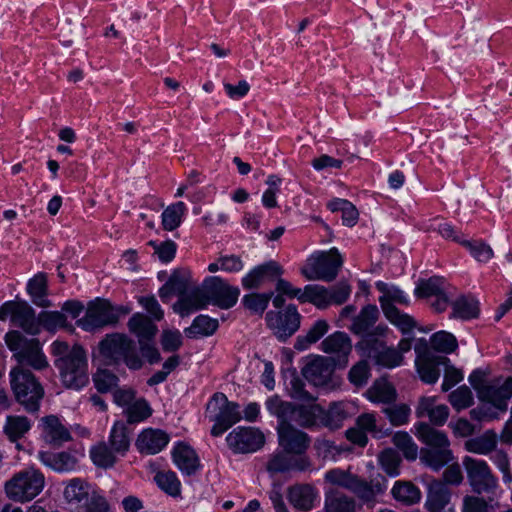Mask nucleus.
<instances>
[{
	"label": "nucleus",
	"instance_id": "nucleus-10",
	"mask_svg": "<svg viewBox=\"0 0 512 512\" xmlns=\"http://www.w3.org/2000/svg\"><path fill=\"white\" fill-rule=\"evenodd\" d=\"M7 318L15 326L26 333L36 335L39 332V321L34 309L25 301H6L0 306V321Z\"/></svg>",
	"mask_w": 512,
	"mask_h": 512
},
{
	"label": "nucleus",
	"instance_id": "nucleus-40",
	"mask_svg": "<svg viewBox=\"0 0 512 512\" xmlns=\"http://www.w3.org/2000/svg\"><path fill=\"white\" fill-rule=\"evenodd\" d=\"M31 427L32 423L26 416L10 415L6 418L3 432L11 442L16 443Z\"/></svg>",
	"mask_w": 512,
	"mask_h": 512
},
{
	"label": "nucleus",
	"instance_id": "nucleus-13",
	"mask_svg": "<svg viewBox=\"0 0 512 512\" xmlns=\"http://www.w3.org/2000/svg\"><path fill=\"white\" fill-rule=\"evenodd\" d=\"M277 436L279 446L286 453L295 457L306 456L305 453L311 443V438L306 432L296 428L288 421H279Z\"/></svg>",
	"mask_w": 512,
	"mask_h": 512
},
{
	"label": "nucleus",
	"instance_id": "nucleus-59",
	"mask_svg": "<svg viewBox=\"0 0 512 512\" xmlns=\"http://www.w3.org/2000/svg\"><path fill=\"white\" fill-rule=\"evenodd\" d=\"M39 327L43 326L47 330H55L59 327H64L66 324V317L59 311H43L37 317Z\"/></svg>",
	"mask_w": 512,
	"mask_h": 512
},
{
	"label": "nucleus",
	"instance_id": "nucleus-52",
	"mask_svg": "<svg viewBox=\"0 0 512 512\" xmlns=\"http://www.w3.org/2000/svg\"><path fill=\"white\" fill-rule=\"evenodd\" d=\"M393 444L402 451L408 460H415L418 455V446L412 437L405 431H397L392 437Z\"/></svg>",
	"mask_w": 512,
	"mask_h": 512
},
{
	"label": "nucleus",
	"instance_id": "nucleus-6",
	"mask_svg": "<svg viewBox=\"0 0 512 512\" xmlns=\"http://www.w3.org/2000/svg\"><path fill=\"white\" fill-rule=\"evenodd\" d=\"M45 486L44 474L33 466L16 472L4 489L7 497L15 502H29L37 497Z\"/></svg>",
	"mask_w": 512,
	"mask_h": 512
},
{
	"label": "nucleus",
	"instance_id": "nucleus-12",
	"mask_svg": "<svg viewBox=\"0 0 512 512\" xmlns=\"http://www.w3.org/2000/svg\"><path fill=\"white\" fill-rule=\"evenodd\" d=\"M207 304H212L221 309L233 307L239 298L240 289L231 286L218 276L207 277L203 282Z\"/></svg>",
	"mask_w": 512,
	"mask_h": 512
},
{
	"label": "nucleus",
	"instance_id": "nucleus-25",
	"mask_svg": "<svg viewBox=\"0 0 512 512\" xmlns=\"http://www.w3.org/2000/svg\"><path fill=\"white\" fill-rule=\"evenodd\" d=\"M96 490V487L85 479L73 478L66 482L63 495L67 503L81 509Z\"/></svg>",
	"mask_w": 512,
	"mask_h": 512
},
{
	"label": "nucleus",
	"instance_id": "nucleus-37",
	"mask_svg": "<svg viewBox=\"0 0 512 512\" xmlns=\"http://www.w3.org/2000/svg\"><path fill=\"white\" fill-rule=\"evenodd\" d=\"M27 291L31 296L32 302L42 308H48L52 305L47 299L48 284L45 273H38L27 284Z\"/></svg>",
	"mask_w": 512,
	"mask_h": 512
},
{
	"label": "nucleus",
	"instance_id": "nucleus-58",
	"mask_svg": "<svg viewBox=\"0 0 512 512\" xmlns=\"http://www.w3.org/2000/svg\"><path fill=\"white\" fill-rule=\"evenodd\" d=\"M324 508L326 512H355V501L345 495L327 497Z\"/></svg>",
	"mask_w": 512,
	"mask_h": 512
},
{
	"label": "nucleus",
	"instance_id": "nucleus-1",
	"mask_svg": "<svg viewBox=\"0 0 512 512\" xmlns=\"http://www.w3.org/2000/svg\"><path fill=\"white\" fill-rule=\"evenodd\" d=\"M5 342L19 363L9 374L15 399L27 412L35 413L44 397V388L35 375L23 366L28 365L36 370L48 366L40 342L36 338H27L16 330L6 333Z\"/></svg>",
	"mask_w": 512,
	"mask_h": 512
},
{
	"label": "nucleus",
	"instance_id": "nucleus-54",
	"mask_svg": "<svg viewBox=\"0 0 512 512\" xmlns=\"http://www.w3.org/2000/svg\"><path fill=\"white\" fill-rule=\"evenodd\" d=\"M124 412L129 423L141 422L152 414L149 403L144 398L136 399Z\"/></svg>",
	"mask_w": 512,
	"mask_h": 512
},
{
	"label": "nucleus",
	"instance_id": "nucleus-56",
	"mask_svg": "<svg viewBox=\"0 0 512 512\" xmlns=\"http://www.w3.org/2000/svg\"><path fill=\"white\" fill-rule=\"evenodd\" d=\"M449 402L457 411L466 409L474 403L472 391L466 385L460 386L449 394Z\"/></svg>",
	"mask_w": 512,
	"mask_h": 512
},
{
	"label": "nucleus",
	"instance_id": "nucleus-50",
	"mask_svg": "<svg viewBox=\"0 0 512 512\" xmlns=\"http://www.w3.org/2000/svg\"><path fill=\"white\" fill-rule=\"evenodd\" d=\"M273 294V292L247 294L242 298V304L251 313L262 315L268 307Z\"/></svg>",
	"mask_w": 512,
	"mask_h": 512
},
{
	"label": "nucleus",
	"instance_id": "nucleus-17",
	"mask_svg": "<svg viewBox=\"0 0 512 512\" xmlns=\"http://www.w3.org/2000/svg\"><path fill=\"white\" fill-rule=\"evenodd\" d=\"M364 353L372 359L377 365L394 368L401 365L403 356L395 348L387 347L385 343L379 339L368 337L360 342Z\"/></svg>",
	"mask_w": 512,
	"mask_h": 512
},
{
	"label": "nucleus",
	"instance_id": "nucleus-23",
	"mask_svg": "<svg viewBox=\"0 0 512 512\" xmlns=\"http://www.w3.org/2000/svg\"><path fill=\"white\" fill-rule=\"evenodd\" d=\"M169 435L155 428H147L138 435L135 446L141 454L154 455L162 451L169 443Z\"/></svg>",
	"mask_w": 512,
	"mask_h": 512
},
{
	"label": "nucleus",
	"instance_id": "nucleus-45",
	"mask_svg": "<svg viewBox=\"0 0 512 512\" xmlns=\"http://www.w3.org/2000/svg\"><path fill=\"white\" fill-rule=\"evenodd\" d=\"M219 323L217 319L211 318L207 315L197 316L190 327L184 330L186 336H210L216 332Z\"/></svg>",
	"mask_w": 512,
	"mask_h": 512
},
{
	"label": "nucleus",
	"instance_id": "nucleus-29",
	"mask_svg": "<svg viewBox=\"0 0 512 512\" xmlns=\"http://www.w3.org/2000/svg\"><path fill=\"white\" fill-rule=\"evenodd\" d=\"M172 457L175 465L184 475H193L201 468L197 453L185 443L180 442L174 447Z\"/></svg>",
	"mask_w": 512,
	"mask_h": 512
},
{
	"label": "nucleus",
	"instance_id": "nucleus-49",
	"mask_svg": "<svg viewBox=\"0 0 512 512\" xmlns=\"http://www.w3.org/2000/svg\"><path fill=\"white\" fill-rule=\"evenodd\" d=\"M392 426H402L409 422L411 409L407 404H388L382 408Z\"/></svg>",
	"mask_w": 512,
	"mask_h": 512
},
{
	"label": "nucleus",
	"instance_id": "nucleus-41",
	"mask_svg": "<svg viewBox=\"0 0 512 512\" xmlns=\"http://www.w3.org/2000/svg\"><path fill=\"white\" fill-rule=\"evenodd\" d=\"M496 445V433L492 430H487L481 436L468 439L464 444V448L471 453L487 455L496 448Z\"/></svg>",
	"mask_w": 512,
	"mask_h": 512
},
{
	"label": "nucleus",
	"instance_id": "nucleus-24",
	"mask_svg": "<svg viewBox=\"0 0 512 512\" xmlns=\"http://www.w3.org/2000/svg\"><path fill=\"white\" fill-rule=\"evenodd\" d=\"M290 504L299 511L312 510L319 499L317 489L308 483L294 484L287 490Z\"/></svg>",
	"mask_w": 512,
	"mask_h": 512
},
{
	"label": "nucleus",
	"instance_id": "nucleus-44",
	"mask_svg": "<svg viewBox=\"0 0 512 512\" xmlns=\"http://www.w3.org/2000/svg\"><path fill=\"white\" fill-rule=\"evenodd\" d=\"M329 324L326 320H317L307 331L305 335H299L296 338L294 348L298 351L308 349L312 344L319 341L328 331Z\"/></svg>",
	"mask_w": 512,
	"mask_h": 512
},
{
	"label": "nucleus",
	"instance_id": "nucleus-38",
	"mask_svg": "<svg viewBox=\"0 0 512 512\" xmlns=\"http://www.w3.org/2000/svg\"><path fill=\"white\" fill-rule=\"evenodd\" d=\"M452 310V317L471 320L479 316L480 304L474 296L462 295L452 303Z\"/></svg>",
	"mask_w": 512,
	"mask_h": 512
},
{
	"label": "nucleus",
	"instance_id": "nucleus-7",
	"mask_svg": "<svg viewBox=\"0 0 512 512\" xmlns=\"http://www.w3.org/2000/svg\"><path fill=\"white\" fill-rule=\"evenodd\" d=\"M206 410L213 413L210 420L214 421L211 434L215 437L222 435L242 419L240 405L230 402L225 394L217 392L207 403Z\"/></svg>",
	"mask_w": 512,
	"mask_h": 512
},
{
	"label": "nucleus",
	"instance_id": "nucleus-14",
	"mask_svg": "<svg viewBox=\"0 0 512 512\" xmlns=\"http://www.w3.org/2000/svg\"><path fill=\"white\" fill-rule=\"evenodd\" d=\"M265 319L274 335L286 341L299 329L301 316L294 305H289L284 311H269Z\"/></svg>",
	"mask_w": 512,
	"mask_h": 512
},
{
	"label": "nucleus",
	"instance_id": "nucleus-39",
	"mask_svg": "<svg viewBox=\"0 0 512 512\" xmlns=\"http://www.w3.org/2000/svg\"><path fill=\"white\" fill-rule=\"evenodd\" d=\"M90 457L97 467L107 469L114 466L121 456L118 452H114V448L107 442L102 441L91 447Z\"/></svg>",
	"mask_w": 512,
	"mask_h": 512
},
{
	"label": "nucleus",
	"instance_id": "nucleus-15",
	"mask_svg": "<svg viewBox=\"0 0 512 512\" xmlns=\"http://www.w3.org/2000/svg\"><path fill=\"white\" fill-rule=\"evenodd\" d=\"M228 447L234 453H253L265 443L264 434L253 427H237L226 437Z\"/></svg>",
	"mask_w": 512,
	"mask_h": 512
},
{
	"label": "nucleus",
	"instance_id": "nucleus-42",
	"mask_svg": "<svg viewBox=\"0 0 512 512\" xmlns=\"http://www.w3.org/2000/svg\"><path fill=\"white\" fill-rule=\"evenodd\" d=\"M114 452H118L121 457L125 456L130 447V437L125 423L116 421L111 428L108 442Z\"/></svg>",
	"mask_w": 512,
	"mask_h": 512
},
{
	"label": "nucleus",
	"instance_id": "nucleus-55",
	"mask_svg": "<svg viewBox=\"0 0 512 512\" xmlns=\"http://www.w3.org/2000/svg\"><path fill=\"white\" fill-rule=\"evenodd\" d=\"M444 279L441 277H431L428 280H422L415 288V295L419 298H428L439 295L444 291Z\"/></svg>",
	"mask_w": 512,
	"mask_h": 512
},
{
	"label": "nucleus",
	"instance_id": "nucleus-19",
	"mask_svg": "<svg viewBox=\"0 0 512 512\" xmlns=\"http://www.w3.org/2000/svg\"><path fill=\"white\" fill-rule=\"evenodd\" d=\"M312 463L307 456L295 457L283 449L275 451L269 457L266 469L270 474L285 473L289 471L304 472L311 469Z\"/></svg>",
	"mask_w": 512,
	"mask_h": 512
},
{
	"label": "nucleus",
	"instance_id": "nucleus-5",
	"mask_svg": "<svg viewBox=\"0 0 512 512\" xmlns=\"http://www.w3.org/2000/svg\"><path fill=\"white\" fill-rule=\"evenodd\" d=\"M99 355L107 364H118L123 361L129 369L138 370L143 362L135 350L133 341L125 334L107 335L98 346Z\"/></svg>",
	"mask_w": 512,
	"mask_h": 512
},
{
	"label": "nucleus",
	"instance_id": "nucleus-32",
	"mask_svg": "<svg viewBox=\"0 0 512 512\" xmlns=\"http://www.w3.org/2000/svg\"><path fill=\"white\" fill-rule=\"evenodd\" d=\"M38 459L45 466L57 472H68L76 467L77 459L69 452H48L40 451Z\"/></svg>",
	"mask_w": 512,
	"mask_h": 512
},
{
	"label": "nucleus",
	"instance_id": "nucleus-62",
	"mask_svg": "<svg viewBox=\"0 0 512 512\" xmlns=\"http://www.w3.org/2000/svg\"><path fill=\"white\" fill-rule=\"evenodd\" d=\"M471 253V255L479 262H487L493 256L491 247L479 241H463L461 242Z\"/></svg>",
	"mask_w": 512,
	"mask_h": 512
},
{
	"label": "nucleus",
	"instance_id": "nucleus-30",
	"mask_svg": "<svg viewBox=\"0 0 512 512\" xmlns=\"http://www.w3.org/2000/svg\"><path fill=\"white\" fill-rule=\"evenodd\" d=\"M415 363L420 379L427 384H434L439 379L440 366L449 363V359L425 354L419 355Z\"/></svg>",
	"mask_w": 512,
	"mask_h": 512
},
{
	"label": "nucleus",
	"instance_id": "nucleus-48",
	"mask_svg": "<svg viewBox=\"0 0 512 512\" xmlns=\"http://www.w3.org/2000/svg\"><path fill=\"white\" fill-rule=\"evenodd\" d=\"M388 321L396 326L403 334L412 332L417 326L415 319L397 307H387L383 312Z\"/></svg>",
	"mask_w": 512,
	"mask_h": 512
},
{
	"label": "nucleus",
	"instance_id": "nucleus-46",
	"mask_svg": "<svg viewBox=\"0 0 512 512\" xmlns=\"http://www.w3.org/2000/svg\"><path fill=\"white\" fill-rule=\"evenodd\" d=\"M301 303H312L319 309L330 306L329 288L321 285H306L301 295Z\"/></svg>",
	"mask_w": 512,
	"mask_h": 512
},
{
	"label": "nucleus",
	"instance_id": "nucleus-26",
	"mask_svg": "<svg viewBox=\"0 0 512 512\" xmlns=\"http://www.w3.org/2000/svg\"><path fill=\"white\" fill-rule=\"evenodd\" d=\"M208 306L203 287H191L186 293L181 295L173 305L175 313L181 317H187L198 310L205 309Z\"/></svg>",
	"mask_w": 512,
	"mask_h": 512
},
{
	"label": "nucleus",
	"instance_id": "nucleus-47",
	"mask_svg": "<svg viewBox=\"0 0 512 512\" xmlns=\"http://www.w3.org/2000/svg\"><path fill=\"white\" fill-rule=\"evenodd\" d=\"M186 209V205L182 201L171 204L164 209L161 215L163 229L173 231L178 228L182 223Z\"/></svg>",
	"mask_w": 512,
	"mask_h": 512
},
{
	"label": "nucleus",
	"instance_id": "nucleus-35",
	"mask_svg": "<svg viewBox=\"0 0 512 512\" xmlns=\"http://www.w3.org/2000/svg\"><path fill=\"white\" fill-rule=\"evenodd\" d=\"M128 328L131 333L137 336L139 343L150 341L158 331L152 320L141 313H135L130 318Z\"/></svg>",
	"mask_w": 512,
	"mask_h": 512
},
{
	"label": "nucleus",
	"instance_id": "nucleus-33",
	"mask_svg": "<svg viewBox=\"0 0 512 512\" xmlns=\"http://www.w3.org/2000/svg\"><path fill=\"white\" fill-rule=\"evenodd\" d=\"M387 488L386 480H372L370 482L364 481L358 477L350 489L351 492L356 494L362 501L366 503L374 502L378 495L385 492Z\"/></svg>",
	"mask_w": 512,
	"mask_h": 512
},
{
	"label": "nucleus",
	"instance_id": "nucleus-3",
	"mask_svg": "<svg viewBox=\"0 0 512 512\" xmlns=\"http://www.w3.org/2000/svg\"><path fill=\"white\" fill-rule=\"evenodd\" d=\"M415 436L425 445L419 451L422 464L433 471L441 470L454 459L447 434L425 422L414 425Z\"/></svg>",
	"mask_w": 512,
	"mask_h": 512
},
{
	"label": "nucleus",
	"instance_id": "nucleus-20",
	"mask_svg": "<svg viewBox=\"0 0 512 512\" xmlns=\"http://www.w3.org/2000/svg\"><path fill=\"white\" fill-rule=\"evenodd\" d=\"M321 350L331 355L328 358L335 365L346 366L348 356L352 351L351 339L345 332L336 331L321 342Z\"/></svg>",
	"mask_w": 512,
	"mask_h": 512
},
{
	"label": "nucleus",
	"instance_id": "nucleus-64",
	"mask_svg": "<svg viewBox=\"0 0 512 512\" xmlns=\"http://www.w3.org/2000/svg\"><path fill=\"white\" fill-rule=\"evenodd\" d=\"M87 502L88 503L81 508L83 512H112L108 501L98 490L92 494Z\"/></svg>",
	"mask_w": 512,
	"mask_h": 512
},
{
	"label": "nucleus",
	"instance_id": "nucleus-27",
	"mask_svg": "<svg viewBox=\"0 0 512 512\" xmlns=\"http://www.w3.org/2000/svg\"><path fill=\"white\" fill-rule=\"evenodd\" d=\"M512 397V377H507L501 385L488 384L481 391L479 398L492 404L498 410L505 412L508 401Z\"/></svg>",
	"mask_w": 512,
	"mask_h": 512
},
{
	"label": "nucleus",
	"instance_id": "nucleus-4",
	"mask_svg": "<svg viewBox=\"0 0 512 512\" xmlns=\"http://www.w3.org/2000/svg\"><path fill=\"white\" fill-rule=\"evenodd\" d=\"M266 408L279 421H288L305 429L319 428L321 405L316 404L315 401L294 404L283 401L278 396H272L267 399Z\"/></svg>",
	"mask_w": 512,
	"mask_h": 512
},
{
	"label": "nucleus",
	"instance_id": "nucleus-21",
	"mask_svg": "<svg viewBox=\"0 0 512 512\" xmlns=\"http://www.w3.org/2000/svg\"><path fill=\"white\" fill-rule=\"evenodd\" d=\"M281 265L273 260L254 267L242 278V286L247 289H259L265 284L274 282L283 274Z\"/></svg>",
	"mask_w": 512,
	"mask_h": 512
},
{
	"label": "nucleus",
	"instance_id": "nucleus-61",
	"mask_svg": "<svg viewBox=\"0 0 512 512\" xmlns=\"http://www.w3.org/2000/svg\"><path fill=\"white\" fill-rule=\"evenodd\" d=\"M93 381L96 389L101 393H105L111 390L112 388L116 387L119 379L114 373L104 369L99 370L94 375Z\"/></svg>",
	"mask_w": 512,
	"mask_h": 512
},
{
	"label": "nucleus",
	"instance_id": "nucleus-16",
	"mask_svg": "<svg viewBox=\"0 0 512 512\" xmlns=\"http://www.w3.org/2000/svg\"><path fill=\"white\" fill-rule=\"evenodd\" d=\"M378 317L379 310L377 306L371 304L366 305L357 316L353 317L349 329L353 334L362 336L363 339L368 337L377 339L376 336H384L388 331V327L385 325L375 326Z\"/></svg>",
	"mask_w": 512,
	"mask_h": 512
},
{
	"label": "nucleus",
	"instance_id": "nucleus-18",
	"mask_svg": "<svg viewBox=\"0 0 512 512\" xmlns=\"http://www.w3.org/2000/svg\"><path fill=\"white\" fill-rule=\"evenodd\" d=\"M335 366L328 357L314 356L302 368V375L316 387H328L332 382Z\"/></svg>",
	"mask_w": 512,
	"mask_h": 512
},
{
	"label": "nucleus",
	"instance_id": "nucleus-28",
	"mask_svg": "<svg viewBox=\"0 0 512 512\" xmlns=\"http://www.w3.org/2000/svg\"><path fill=\"white\" fill-rule=\"evenodd\" d=\"M40 427L44 440L52 445L60 446L71 440L70 431L55 415L42 417Z\"/></svg>",
	"mask_w": 512,
	"mask_h": 512
},
{
	"label": "nucleus",
	"instance_id": "nucleus-63",
	"mask_svg": "<svg viewBox=\"0 0 512 512\" xmlns=\"http://www.w3.org/2000/svg\"><path fill=\"white\" fill-rule=\"evenodd\" d=\"M369 377H370V368L366 361H360L357 364H355L350 369L349 375H348L350 382L357 387L366 385Z\"/></svg>",
	"mask_w": 512,
	"mask_h": 512
},
{
	"label": "nucleus",
	"instance_id": "nucleus-8",
	"mask_svg": "<svg viewBox=\"0 0 512 512\" xmlns=\"http://www.w3.org/2000/svg\"><path fill=\"white\" fill-rule=\"evenodd\" d=\"M342 264L343 260L338 249L331 248L329 251L312 255L301 269V273L307 280L331 282L337 277Z\"/></svg>",
	"mask_w": 512,
	"mask_h": 512
},
{
	"label": "nucleus",
	"instance_id": "nucleus-34",
	"mask_svg": "<svg viewBox=\"0 0 512 512\" xmlns=\"http://www.w3.org/2000/svg\"><path fill=\"white\" fill-rule=\"evenodd\" d=\"M365 395L369 401L378 404H392L397 399L395 387L386 379L376 380Z\"/></svg>",
	"mask_w": 512,
	"mask_h": 512
},
{
	"label": "nucleus",
	"instance_id": "nucleus-60",
	"mask_svg": "<svg viewBox=\"0 0 512 512\" xmlns=\"http://www.w3.org/2000/svg\"><path fill=\"white\" fill-rule=\"evenodd\" d=\"M357 476L341 469H331L326 472L325 480L332 485H337L350 490Z\"/></svg>",
	"mask_w": 512,
	"mask_h": 512
},
{
	"label": "nucleus",
	"instance_id": "nucleus-2",
	"mask_svg": "<svg viewBox=\"0 0 512 512\" xmlns=\"http://www.w3.org/2000/svg\"><path fill=\"white\" fill-rule=\"evenodd\" d=\"M51 353L65 387L79 390L88 383L87 357L80 345L69 346L66 342L54 341Z\"/></svg>",
	"mask_w": 512,
	"mask_h": 512
},
{
	"label": "nucleus",
	"instance_id": "nucleus-22",
	"mask_svg": "<svg viewBox=\"0 0 512 512\" xmlns=\"http://www.w3.org/2000/svg\"><path fill=\"white\" fill-rule=\"evenodd\" d=\"M451 490L441 480H433L427 487L425 508L428 512H453Z\"/></svg>",
	"mask_w": 512,
	"mask_h": 512
},
{
	"label": "nucleus",
	"instance_id": "nucleus-57",
	"mask_svg": "<svg viewBox=\"0 0 512 512\" xmlns=\"http://www.w3.org/2000/svg\"><path fill=\"white\" fill-rule=\"evenodd\" d=\"M379 463L381 468L391 477L399 475L401 459L393 449H385L379 455Z\"/></svg>",
	"mask_w": 512,
	"mask_h": 512
},
{
	"label": "nucleus",
	"instance_id": "nucleus-36",
	"mask_svg": "<svg viewBox=\"0 0 512 512\" xmlns=\"http://www.w3.org/2000/svg\"><path fill=\"white\" fill-rule=\"evenodd\" d=\"M376 288L382 293L379 297V303L383 312L387 307H396L395 304L407 306L410 303L408 296L394 285L378 281L376 283Z\"/></svg>",
	"mask_w": 512,
	"mask_h": 512
},
{
	"label": "nucleus",
	"instance_id": "nucleus-51",
	"mask_svg": "<svg viewBox=\"0 0 512 512\" xmlns=\"http://www.w3.org/2000/svg\"><path fill=\"white\" fill-rule=\"evenodd\" d=\"M158 487L167 494L176 497L181 492V483L175 472L160 471L154 477Z\"/></svg>",
	"mask_w": 512,
	"mask_h": 512
},
{
	"label": "nucleus",
	"instance_id": "nucleus-11",
	"mask_svg": "<svg viewBox=\"0 0 512 512\" xmlns=\"http://www.w3.org/2000/svg\"><path fill=\"white\" fill-rule=\"evenodd\" d=\"M462 464L466 470L468 482L474 492L478 494L489 493L496 489L498 480L493 475L486 461L465 456Z\"/></svg>",
	"mask_w": 512,
	"mask_h": 512
},
{
	"label": "nucleus",
	"instance_id": "nucleus-31",
	"mask_svg": "<svg viewBox=\"0 0 512 512\" xmlns=\"http://www.w3.org/2000/svg\"><path fill=\"white\" fill-rule=\"evenodd\" d=\"M320 414L319 428L325 427L331 431L340 429L348 418L346 405L342 402H333L329 405L328 409H324L321 406Z\"/></svg>",
	"mask_w": 512,
	"mask_h": 512
},
{
	"label": "nucleus",
	"instance_id": "nucleus-53",
	"mask_svg": "<svg viewBox=\"0 0 512 512\" xmlns=\"http://www.w3.org/2000/svg\"><path fill=\"white\" fill-rule=\"evenodd\" d=\"M430 342L434 350L446 354L454 352L458 347L456 337L446 331H439L434 333L430 338Z\"/></svg>",
	"mask_w": 512,
	"mask_h": 512
},
{
	"label": "nucleus",
	"instance_id": "nucleus-43",
	"mask_svg": "<svg viewBox=\"0 0 512 512\" xmlns=\"http://www.w3.org/2000/svg\"><path fill=\"white\" fill-rule=\"evenodd\" d=\"M391 494L393 498L405 505H413L421 500L420 489L411 482L396 481L392 487Z\"/></svg>",
	"mask_w": 512,
	"mask_h": 512
},
{
	"label": "nucleus",
	"instance_id": "nucleus-9",
	"mask_svg": "<svg viewBox=\"0 0 512 512\" xmlns=\"http://www.w3.org/2000/svg\"><path fill=\"white\" fill-rule=\"evenodd\" d=\"M130 313L125 306L114 307L107 300H96L89 304L86 314L78 320V325L85 331H93L107 325L116 324L121 316Z\"/></svg>",
	"mask_w": 512,
	"mask_h": 512
}]
</instances>
